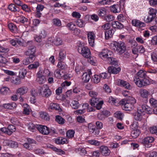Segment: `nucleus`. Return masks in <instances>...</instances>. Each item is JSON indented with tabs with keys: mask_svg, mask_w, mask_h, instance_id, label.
<instances>
[{
	"mask_svg": "<svg viewBox=\"0 0 157 157\" xmlns=\"http://www.w3.org/2000/svg\"><path fill=\"white\" fill-rule=\"evenodd\" d=\"M52 93L51 91L47 85H43L41 88V90L40 92V94L41 95L47 98L50 97Z\"/></svg>",
	"mask_w": 157,
	"mask_h": 157,
	"instance_id": "nucleus-4",
	"label": "nucleus"
},
{
	"mask_svg": "<svg viewBox=\"0 0 157 157\" xmlns=\"http://www.w3.org/2000/svg\"><path fill=\"white\" fill-rule=\"evenodd\" d=\"M33 151L37 155H43L45 153V152L43 149L40 148L34 149Z\"/></svg>",
	"mask_w": 157,
	"mask_h": 157,
	"instance_id": "nucleus-56",
	"label": "nucleus"
},
{
	"mask_svg": "<svg viewBox=\"0 0 157 157\" xmlns=\"http://www.w3.org/2000/svg\"><path fill=\"white\" fill-rule=\"evenodd\" d=\"M119 82L121 86L124 87L125 88L129 90L131 89L132 87L129 83L128 82L124 81L123 80H119Z\"/></svg>",
	"mask_w": 157,
	"mask_h": 157,
	"instance_id": "nucleus-22",
	"label": "nucleus"
},
{
	"mask_svg": "<svg viewBox=\"0 0 157 157\" xmlns=\"http://www.w3.org/2000/svg\"><path fill=\"white\" fill-rule=\"evenodd\" d=\"M48 148H50L53 151L57 152L58 154L60 155H63L65 154V152L61 149H58L51 144H48L47 146Z\"/></svg>",
	"mask_w": 157,
	"mask_h": 157,
	"instance_id": "nucleus-20",
	"label": "nucleus"
},
{
	"mask_svg": "<svg viewBox=\"0 0 157 157\" xmlns=\"http://www.w3.org/2000/svg\"><path fill=\"white\" fill-rule=\"evenodd\" d=\"M149 16L147 17L145 21L147 23L151 22L156 17L157 13L156 10L152 8H149L148 12Z\"/></svg>",
	"mask_w": 157,
	"mask_h": 157,
	"instance_id": "nucleus-3",
	"label": "nucleus"
},
{
	"mask_svg": "<svg viewBox=\"0 0 157 157\" xmlns=\"http://www.w3.org/2000/svg\"><path fill=\"white\" fill-rule=\"evenodd\" d=\"M111 11L113 13H118L121 11L120 6L118 4H114L110 7Z\"/></svg>",
	"mask_w": 157,
	"mask_h": 157,
	"instance_id": "nucleus-24",
	"label": "nucleus"
},
{
	"mask_svg": "<svg viewBox=\"0 0 157 157\" xmlns=\"http://www.w3.org/2000/svg\"><path fill=\"white\" fill-rule=\"evenodd\" d=\"M95 36L94 33L89 32L87 34L89 43L90 45L93 47L94 44V39Z\"/></svg>",
	"mask_w": 157,
	"mask_h": 157,
	"instance_id": "nucleus-13",
	"label": "nucleus"
},
{
	"mask_svg": "<svg viewBox=\"0 0 157 157\" xmlns=\"http://www.w3.org/2000/svg\"><path fill=\"white\" fill-rule=\"evenodd\" d=\"M56 121L60 124H63L64 123V119L59 116H56Z\"/></svg>",
	"mask_w": 157,
	"mask_h": 157,
	"instance_id": "nucleus-51",
	"label": "nucleus"
},
{
	"mask_svg": "<svg viewBox=\"0 0 157 157\" xmlns=\"http://www.w3.org/2000/svg\"><path fill=\"white\" fill-rule=\"evenodd\" d=\"M28 91V88L25 86L22 87L16 90V94L22 95L26 94Z\"/></svg>",
	"mask_w": 157,
	"mask_h": 157,
	"instance_id": "nucleus-23",
	"label": "nucleus"
},
{
	"mask_svg": "<svg viewBox=\"0 0 157 157\" xmlns=\"http://www.w3.org/2000/svg\"><path fill=\"white\" fill-rule=\"evenodd\" d=\"M111 46L113 49L117 52L120 54L124 53L123 56L125 58H128L130 56V53L128 51H125L126 48L125 44L121 41L115 42L112 44Z\"/></svg>",
	"mask_w": 157,
	"mask_h": 157,
	"instance_id": "nucleus-1",
	"label": "nucleus"
},
{
	"mask_svg": "<svg viewBox=\"0 0 157 157\" xmlns=\"http://www.w3.org/2000/svg\"><path fill=\"white\" fill-rule=\"evenodd\" d=\"M36 127L40 132L43 135H48L50 132L49 128L46 126L38 124Z\"/></svg>",
	"mask_w": 157,
	"mask_h": 157,
	"instance_id": "nucleus-7",
	"label": "nucleus"
},
{
	"mask_svg": "<svg viewBox=\"0 0 157 157\" xmlns=\"http://www.w3.org/2000/svg\"><path fill=\"white\" fill-rule=\"evenodd\" d=\"M80 105L78 101L73 100L71 102V106L72 108L74 109H78L79 106Z\"/></svg>",
	"mask_w": 157,
	"mask_h": 157,
	"instance_id": "nucleus-40",
	"label": "nucleus"
},
{
	"mask_svg": "<svg viewBox=\"0 0 157 157\" xmlns=\"http://www.w3.org/2000/svg\"><path fill=\"white\" fill-rule=\"evenodd\" d=\"M31 95L32 96L33 99V100H32L31 101L33 103H34L36 99L35 97L37 95V94L34 90L33 89L31 91Z\"/></svg>",
	"mask_w": 157,
	"mask_h": 157,
	"instance_id": "nucleus-59",
	"label": "nucleus"
},
{
	"mask_svg": "<svg viewBox=\"0 0 157 157\" xmlns=\"http://www.w3.org/2000/svg\"><path fill=\"white\" fill-rule=\"evenodd\" d=\"M113 56H112L111 58H110L108 59L107 60L109 63L113 65L116 66L117 65L118 63L116 59H114Z\"/></svg>",
	"mask_w": 157,
	"mask_h": 157,
	"instance_id": "nucleus-43",
	"label": "nucleus"
},
{
	"mask_svg": "<svg viewBox=\"0 0 157 157\" xmlns=\"http://www.w3.org/2000/svg\"><path fill=\"white\" fill-rule=\"evenodd\" d=\"M150 132L152 134H155L157 135V125L150 127L149 128Z\"/></svg>",
	"mask_w": 157,
	"mask_h": 157,
	"instance_id": "nucleus-62",
	"label": "nucleus"
},
{
	"mask_svg": "<svg viewBox=\"0 0 157 157\" xmlns=\"http://www.w3.org/2000/svg\"><path fill=\"white\" fill-rule=\"evenodd\" d=\"M149 101L151 106L153 107L157 106V100L153 98L152 96L149 99Z\"/></svg>",
	"mask_w": 157,
	"mask_h": 157,
	"instance_id": "nucleus-34",
	"label": "nucleus"
},
{
	"mask_svg": "<svg viewBox=\"0 0 157 157\" xmlns=\"http://www.w3.org/2000/svg\"><path fill=\"white\" fill-rule=\"evenodd\" d=\"M75 132L73 130H69L66 133L67 137L69 139L72 138L74 136Z\"/></svg>",
	"mask_w": 157,
	"mask_h": 157,
	"instance_id": "nucleus-41",
	"label": "nucleus"
},
{
	"mask_svg": "<svg viewBox=\"0 0 157 157\" xmlns=\"http://www.w3.org/2000/svg\"><path fill=\"white\" fill-rule=\"evenodd\" d=\"M76 25L80 27H82L85 25V23L81 19H78L76 22Z\"/></svg>",
	"mask_w": 157,
	"mask_h": 157,
	"instance_id": "nucleus-61",
	"label": "nucleus"
},
{
	"mask_svg": "<svg viewBox=\"0 0 157 157\" xmlns=\"http://www.w3.org/2000/svg\"><path fill=\"white\" fill-rule=\"evenodd\" d=\"M136 127H137L136 125L134 124L132 125L130 127L132 129L131 135L134 138L137 137L140 133V130L137 128H136Z\"/></svg>",
	"mask_w": 157,
	"mask_h": 157,
	"instance_id": "nucleus-9",
	"label": "nucleus"
},
{
	"mask_svg": "<svg viewBox=\"0 0 157 157\" xmlns=\"http://www.w3.org/2000/svg\"><path fill=\"white\" fill-rule=\"evenodd\" d=\"M27 73V71L25 69L22 68L19 71V77L20 78H23Z\"/></svg>",
	"mask_w": 157,
	"mask_h": 157,
	"instance_id": "nucleus-38",
	"label": "nucleus"
},
{
	"mask_svg": "<svg viewBox=\"0 0 157 157\" xmlns=\"http://www.w3.org/2000/svg\"><path fill=\"white\" fill-rule=\"evenodd\" d=\"M127 101H128V102L130 103L134 106L136 102V100L134 98L132 97H130V96H129L128 100Z\"/></svg>",
	"mask_w": 157,
	"mask_h": 157,
	"instance_id": "nucleus-64",
	"label": "nucleus"
},
{
	"mask_svg": "<svg viewBox=\"0 0 157 157\" xmlns=\"http://www.w3.org/2000/svg\"><path fill=\"white\" fill-rule=\"evenodd\" d=\"M100 78L99 75H95L93 78V81L94 83H97L100 81Z\"/></svg>",
	"mask_w": 157,
	"mask_h": 157,
	"instance_id": "nucleus-63",
	"label": "nucleus"
},
{
	"mask_svg": "<svg viewBox=\"0 0 157 157\" xmlns=\"http://www.w3.org/2000/svg\"><path fill=\"white\" fill-rule=\"evenodd\" d=\"M134 82L136 85L139 87H141L142 86H145L146 85L148 84L149 82L146 81L142 80V79L134 77Z\"/></svg>",
	"mask_w": 157,
	"mask_h": 157,
	"instance_id": "nucleus-11",
	"label": "nucleus"
},
{
	"mask_svg": "<svg viewBox=\"0 0 157 157\" xmlns=\"http://www.w3.org/2000/svg\"><path fill=\"white\" fill-rule=\"evenodd\" d=\"M111 0H99L98 2L101 5H109L111 4Z\"/></svg>",
	"mask_w": 157,
	"mask_h": 157,
	"instance_id": "nucleus-58",
	"label": "nucleus"
},
{
	"mask_svg": "<svg viewBox=\"0 0 157 157\" xmlns=\"http://www.w3.org/2000/svg\"><path fill=\"white\" fill-rule=\"evenodd\" d=\"M89 131L90 132L95 135H98L99 133V131L96 130V127L91 123L88 124Z\"/></svg>",
	"mask_w": 157,
	"mask_h": 157,
	"instance_id": "nucleus-19",
	"label": "nucleus"
},
{
	"mask_svg": "<svg viewBox=\"0 0 157 157\" xmlns=\"http://www.w3.org/2000/svg\"><path fill=\"white\" fill-rule=\"evenodd\" d=\"M33 42L32 41H29L27 43V46H28V50L25 52V54L27 55L29 54H35L36 51V47L32 45Z\"/></svg>",
	"mask_w": 157,
	"mask_h": 157,
	"instance_id": "nucleus-8",
	"label": "nucleus"
},
{
	"mask_svg": "<svg viewBox=\"0 0 157 157\" xmlns=\"http://www.w3.org/2000/svg\"><path fill=\"white\" fill-rule=\"evenodd\" d=\"M99 101L98 98H93L90 100L89 102L92 106L94 107L98 103Z\"/></svg>",
	"mask_w": 157,
	"mask_h": 157,
	"instance_id": "nucleus-42",
	"label": "nucleus"
},
{
	"mask_svg": "<svg viewBox=\"0 0 157 157\" xmlns=\"http://www.w3.org/2000/svg\"><path fill=\"white\" fill-rule=\"evenodd\" d=\"M82 79L83 82H88L90 78V74H88L86 72L83 73L82 75Z\"/></svg>",
	"mask_w": 157,
	"mask_h": 157,
	"instance_id": "nucleus-29",
	"label": "nucleus"
},
{
	"mask_svg": "<svg viewBox=\"0 0 157 157\" xmlns=\"http://www.w3.org/2000/svg\"><path fill=\"white\" fill-rule=\"evenodd\" d=\"M1 93L4 95L7 94L10 92L9 89L6 87H3L0 90Z\"/></svg>",
	"mask_w": 157,
	"mask_h": 157,
	"instance_id": "nucleus-47",
	"label": "nucleus"
},
{
	"mask_svg": "<svg viewBox=\"0 0 157 157\" xmlns=\"http://www.w3.org/2000/svg\"><path fill=\"white\" fill-rule=\"evenodd\" d=\"M18 19L20 22L21 23L25 24H26L27 23L28 21V19L25 18V17L22 16H20L19 17Z\"/></svg>",
	"mask_w": 157,
	"mask_h": 157,
	"instance_id": "nucleus-55",
	"label": "nucleus"
},
{
	"mask_svg": "<svg viewBox=\"0 0 157 157\" xmlns=\"http://www.w3.org/2000/svg\"><path fill=\"white\" fill-rule=\"evenodd\" d=\"M132 25L135 27L139 28L143 27L145 26V24L140 20L137 19H133L132 21Z\"/></svg>",
	"mask_w": 157,
	"mask_h": 157,
	"instance_id": "nucleus-16",
	"label": "nucleus"
},
{
	"mask_svg": "<svg viewBox=\"0 0 157 157\" xmlns=\"http://www.w3.org/2000/svg\"><path fill=\"white\" fill-rule=\"evenodd\" d=\"M78 52L85 58H88L91 56L89 49L86 47H79L78 48Z\"/></svg>",
	"mask_w": 157,
	"mask_h": 157,
	"instance_id": "nucleus-5",
	"label": "nucleus"
},
{
	"mask_svg": "<svg viewBox=\"0 0 157 157\" xmlns=\"http://www.w3.org/2000/svg\"><path fill=\"white\" fill-rule=\"evenodd\" d=\"M100 149L101 154L104 155H109L110 154V150L106 146H101L100 147Z\"/></svg>",
	"mask_w": 157,
	"mask_h": 157,
	"instance_id": "nucleus-18",
	"label": "nucleus"
},
{
	"mask_svg": "<svg viewBox=\"0 0 157 157\" xmlns=\"http://www.w3.org/2000/svg\"><path fill=\"white\" fill-rule=\"evenodd\" d=\"M114 17L112 15L109 14L105 17V20L107 22L113 21L114 19Z\"/></svg>",
	"mask_w": 157,
	"mask_h": 157,
	"instance_id": "nucleus-60",
	"label": "nucleus"
},
{
	"mask_svg": "<svg viewBox=\"0 0 157 157\" xmlns=\"http://www.w3.org/2000/svg\"><path fill=\"white\" fill-rule=\"evenodd\" d=\"M16 130V128L15 126L13 125H10L8 127V130L6 132L8 134L11 135Z\"/></svg>",
	"mask_w": 157,
	"mask_h": 157,
	"instance_id": "nucleus-36",
	"label": "nucleus"
},
{
	"mask_svg": "<svg viewBox=\"0 0 157 157\" xmlns=\"http://www.w3.org/2000/svg\"><path fill=\"white\" fill-rule=\"evenodd\" d=\"M36 80L40 84H42L44 83L46 80L45 76L42 74L41 71H39L37 74Z\"/></svg>",
	"mask_w": 157,
	"mask_h": 157,
	"instance_id": "nucleus-14",
	"label": "nucleus"
},
{
	"mask_svg": "<svg viewBox=\"0 0 157 157\" xmlns=\"http://www.w3.org/2000/svg\"><path fill=\"white\" fill-rule=\"evenodd\" d=\"M126 17L123 14H120L117 17L118 20L119 21L124 22L126 20Z\"/></svg>",
	"mask_w": 157,
	"mask_h": 157,
	"instance_id": "nucleus-44",
	"label": "nucleus"
},
{
	"mask_svg": "<svg viewBox=\"0 0 157 157\" xmlns=\"http://www.w3.org/2000/svg\"><path fill=\"white\" fill-rule=\"evenodd\" d=\"M154 140V138L152 137H146L142 140V143L145 146L147 145V147H149L151 146V143L153 142Z\"/></svg>",
	"mask_w": 157,
	"mask_h": 157,
	"instance_id": "nucleus-12",
	"label": "nucleus"
},
{
	"mask_svg": "<svg viewBox=\"0 0 157 157\" xmlns=\"http://www.w3.org/2000/svg\"><path fill=\"white\" fill-rule=\"evenodd\" d=\"M140 94L142 98L146 99L143 103H146L147 102V98L149 94V92L146 89H142L140 90Z\"/></svg>",
	"mask_w": 157,
	"mask_h": 157,
	"instance_id": "nucleus-17",
	"label": "nucleus"
},
{
	"mask_svg": "<svg viewBox=\"0 0 157 157\" xmlns=\"http://www.w3.org/2000/svg\"><path fill=\"white\" fill-rule=\"evenodd\" d=\"M8 8L9 10L13 12H18L20 10L19 8L13 4L10 5L8 6Z\"/></svg>",
	"mask_w": 157,
	"mask_h": 157,
	"instance_id": "nucleus-32",
	"label": "nucleus"
},
{
	"mask_svg": "<svg viewBox=\"0 0 157 157\" xmlns=\"http://www.w3.org/2000/svg\"><path fill=\"white\" fill-rule=\"evenodd\" d=\"M121 68L120 67L116 68L114 67H108V71L110 73L117 74L121 71Z\"/></svg>",
	"mask_w": 157,
	"mask_h": 157,
	"instance_id": "nucleus-21",
	"label": "nucleus"
},
{
	"mask_svg": "<svg viewBox=\"0 0 157 157\" xmlns=\"http://www.w3.org/2000/svg\"><path fill=\"white\" fill-rule=\"evenodd\" d=\"M151 59L154 63L157 62V51L154 50L151 53Z\"/></svg>",
	"mask_w": 157,
	"mask_h": 157,
	"instance_id": "nucleus-37",
	"label": "nucleus"
},
{
	"mask_svg": "<svg viewBox=\"0 0 157 157\" xmlns=\"http://www.w3.org/2000/svg\"><path fill=\"white\" fill-rule=\"evenodd\" d=\"M40 116L42 119L45 120H49V116L48 114L45 112H41L40 113Z\"/></svg>",
	"mask_w": 157,
	"mask_h": 157,
	"instance_id": "nucleus-39",
	"label": "nucleus"
},
{
	"mask_svg": "<svg viewBox=\"0 0 157 157\" xmlns=\"http://www.w3.org/2000/svg\"><path fill=\"white\" fill-rule=\"evenodd\" d=\"M107 13L106 10L104 8L102 7L100 8L97 11V13L99 17L104 16Z\"/></svg>",
	"mask_w": 157,
	"mask_h": 157,
	"instance_id": "nucleus-31",
	"label": "nucleus"
},
{
	"mask_svg": "<svg viewBox=\"0 0 157 157\" xmlns=\"http://www.w3.org/2000/svg\"><path fill=\"white\" fill-rule=\"evenodd\" d=\"M114 30L111 29L108 30L106 31L105 32V37L106 39H108L112 37L114 33Z\"/></svg>",
	"mask_w": 157,
	"mask_h": 157,
	"instance_id": "nucleus-25",
	"label": "nucleus"
},
{
	"mask_svg": "<svg viewBox=\"0 0 157 157\" xmlns=\"http://www.w3.org/2000/svg\"><path fill=\"white\" fill-rule=\"evenodd\" d=\"M10 121L11 123L17 125H21L20 123L16 117H12L10 119Z\"/></svg>",
	"mask_w": 157,
	"mask_h": 157,
	"instance_id": "nucleus-46",
	"label": "nucleus"
},
{
	"mask_svg": "<svg viewBox=\"0 0 157 157\" xmlns=\"http://www.w3.org/2000/svg\"><path fill=\"white\" fill-rule=\"evenodd\" d=\"M122 105L123 109L125 110L130 111L134 108V106L130 103L128 102L126 100L123 99L120 101Z\"/></svg>",
	"mask_w": 157,
	"mask_h": 157,
	"instance_id": "nucleus-6",
	"label": "nucleus"
},
{
	"mask_svg": "<svg viewBox=\"0 0 157 157\" xmlns=\"http://www.w3.org/2000/svg\"><path fill=\"white\" fill-rule=\"evenodd\" d=\"M54 141L57 144H63L68 143V140L66 138L62 137H59L55 139Z\"/></svg>",
	"mask_w": 157,
	"mask_h": 157,
	"instance_id": "nucleus-15",
	"label": "nucleus"
},
{
	"mask_svg": "<svg viewBox=\"0 0 157 157\" xmlns=\"http://www.w3.org/2000/svg\"><path fill=\"white\" fill-rule=\"evenodd\" d=\"M59 109L60 107L58 104L53 103H51L48 108V109L49 110L51 109L59 110Z\"/></svg>",
	"mask_w": 157,
	"mask_h": 157,
	"instance_id": "nucleus-33",
	"label": "nucleus"
},
{
	"mask_svg": "<svg viewBox=\"0 0 157 157\" xmlns=\"http://www.w3.org/2000/svg\"><path fill=\"white\" fill-rule=\"evenodd\" d=\"M54 75L55 77L58 78H60L64 75L63 71H61L59 69H57L54 71Z\"/></svg>",
	"mask_w": 157,
	"mask_h": 157,
	"instance_id": "nucleus-30",
	"label": "nucleus"
},
{
	"mask_svg": "<svg viewBox=\"0 0 157 157\" xmlns=\"http://www.w3.org/2000/svg\"><path fill=\"white\" fill-rule=\"evenodd\" d=\"M113 53L111 51L107 49H105L99 53L98 56L102 59H106L107 60L109 58H111L112 56H113Z\"/></svg>",
	"mask_w": 157,
	"mask_h": 157,
	"instance_id": "nucleus-2",
	"label": "nucleus"
},
{
	"mask_svg": "<svg viewBox=\"0 0 157 157\" xmlns=\"http://www.w3.org/2000/svg\"><path fill=\"white\" fill-rule=\"evenodd\" d=\"M146 73L147 72L145 71L140 70L137 73L136 76L134 77L137 78H139L142 79V80L149 82L147 78V76L146 75Z\"/></svg>",
	"mask_w": 157,
	"mask_h": 157,
	"instance_id": "nucleus-10",
	"label": "nucleus"
},
{
	"mask_svg": "<svg viewBox=\"0 0 157 157\" xmlns=\"http://www.w3.org/2000/svg\"><path fill=\"white\" fill-rule=\"evenodd\" d=\"M23 107L24 108L23 113L25 115H29L30 113L29 107L27 104H23Z\"/></svg>",
	"mask_w": 157,
	"mask_h": 157,
	"instance_id": "nucleus-35",
	"label": "nucleus"
},
{
	"mask_svg": "<svg viewBox=\"0 0 157 157\" xmlns=\"http://www.w3.org/2000/svg\"><path fill=\"white\" fill-rule=\"evenodd\" d=\"M39 63L38 62H35L33 64H30L28 66V68L30 69H36L39 66Z\"/></svg>",
	"mask_w": 157,
	"mask_h": 157,
	"instance_id": "nucleus-49",
	"label": "nucleus"
},
{
	"mask_svg": "<svg viewBox=\"0 0 157 157\" xmlns=\"http://www.w3.org/2000/svg\"><path fill=\"white\" fill-rule=\"evenodd\" d=\"M112 25L113 28L117 29H122L124 28V25L118 21H114L112 22Z\"/></svg>",
	"mask_w": 157,
	"mask_h": 157,
	"instance_id": "nucleus-27",
	"label": "nucleus"
},
{
	"mask_svg": "<svg viewBox=\"0 0 157 157\" xmlns=\"http://www.w3.org/2000/svg\"><path fill=\"white\" fill-rule=\"evenodd\" d=\"M54 40L53 38L51 37L48 38L46 41V45L48 46L49 45L54 44Z\"/></svg>",
	"mask_w": 157,
	"mask_h": 157,
	"instance_id": "nucleus-57",
	"label": "nucleus"
},
{
	"mask_svg": "<svg viewBox=\"0 0 157 157\" xmlns=\"http://www.w3.org/2000/svg\"><path fill=\"white\" fill-rule=\"evenodd\" d=\"M17 106L16 104L14 103L4 104L3 107L6 109H13Z\"/></svg>",
	"mask_w": 157,
	"mask_h": 157,
	"instance_id": "nucleus-26",
	"label": "nucleus"
},
{
	"mask_svg": "<svg viewBox=\"0 0 157 157\" xmlns=\"http://www.w3.org/2000/svg\"><path fill=\"white\" fill-rule=\"evenodd\" d=\"M140 112L138 111L136 113L134 116V118L136 120L138 121H141L142 118V115L141 113Z\"/></svg>",
	"mask_w": 157,
	"mask_h": 157,
	"instance_id": "nucleus-50",
	"label": "nucleus"
},
{
	"mask_svg": "<svg viewBox=\"0 0 157 157\" xmlns=\"http://www.w3.org/2000/svg\"><path fill=\"white\" fill-rule=\"evenodd\" d=\"M63 41L60 38H57L54 42V44L57 46H59L62 44Z\"/></svg>",
	"mask_w": 157,
	"mask_h": 157,
	"instance_id": "nucleus-54",
	"label": "nucleus"
},
{
	"mask_svg": "<svg viewBox=\"0 0 157 157\" xmlns=\"http://www.w3.org/2000/svg\"><path fill=\"white\" fill-rule=\"evenodd\" d=\"M52 23L54 25L58 27L62 25L61 21L57 18L53 19L52 20Z\"/></svg>",
	"mask_w": 157,
	"mask_h": 157,
	"instance_id": "nucleus-45",
	"label": "nucleus"
},
{
	"mask_svg": "<svg viewBox=\"0 0 157 157\" xmlns=\"http://www.w3.org/2000/svg\"><path fill=\"white\" fill-rule=\"evenodd\" d=\"M8 27L11 32L16 33L17 32V28L15 25L10 23L8 24Z\"/></svg>",
	"mask_w": 157,
	"mask_h": 157,
	"instance_id": "nucleus-28",
	"label": "nucleus"
},
{
	"mask_svg": "<svg viewBox=\"0 0 157 157\" xmlns=\"http://www.w3.org/2000/svg\"><path fill=\"white\" fill-rule=\"evenodd\" d=\"M146 157H157V152L153 151L146 154Z\"/></svg>",
	"mask_w": 157,
	"mask_h": 157,
	"instance_id": "nucleus-52",
	"label": "nucleus"
},
{
	"mask_svg": "<svg viewBox=\"0 0 157 157\" xmlns=\"http://www.w3.org/2000/svg\"><path fill=\"white\" fill-rule=\"evenodd\" d=\"M66 56L65 52L63 50H61L59 53V60L62 61L64 59Z\"/></svg>",
	"mask_w": 157,
	"mask_h": 157,
	"instance_id": "nucleus-48",
	"label": "nucleus"
},
{
	"mask_svg": "<svg viewBox=\"0 0 157 157\" xmlns=\"http://www.w3.org/2000/svg\"><path fill=\"white\" fill-rule=\"evenodd\" d=\"M67 27L69 30L72 31L75 28V25L72 22H70L67 24Z\"/></svg>",
	"mask_w": 157,
	"mask_h": 157,
	"instance_id": "nucleus-53",
	"label": "nucleus"
}]
</instances>
